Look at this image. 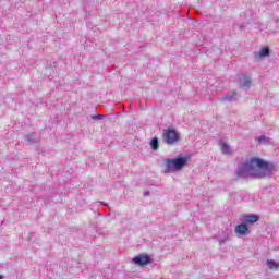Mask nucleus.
I'll return each instance as SVG.
<instances>
[{"mask_svg": "<svg viewBox=\"0 0 279 279\" xmlns=\"http://www.w3.org/2000/svg\"><path fill=\"white\" fill-rule=\"evenodd\" d=\"M274 173V163H267L263 159L250 158L236 169L239 178H265Z\"/></svg>", "mask_w": 279, "mask_h": 279, "instance_id": "1", "label": "nucleus"}, {"mask_svg": "<svg viewBox=\"0 0 279 279\" xmlns=\"http://www.w3.org/2000/svg\"><path fill=\"white\" fill-rule=\"evenodd\" d=\"M189 162V156L179 155L172 159H165V173H175V171H182L183 167H186Z\"/></svg>", "mask_w": 279, "mask_h": 279, "instance_id": "2", "label": "nucleus"}, {"mask_svg": "<svg viewBox=\"0 0 279 279\" xmlns=\"http://www.w3.org/2000/svg\"><path fill=\"white\" fill-rule=\"evenodd\" d=\"M180 141V135L173 129H168L163 131V142L166 145H175Z\"/></svg>", "mask_w": 279, "mask_h": 279, "instance_id": "3", "label": "nucleus"}, {"mask_svg": "<svg viewBox=\"0 0 279 279\" xmlns=\"http://www.w3.org/2000/svg\"><path fill=\"white\" fill-rule=\"evenodd\" d=\"M232 236V230L230 229H225L223 231H221V233L219 234L218 238V243L221 247V245H225V243H228V241H230Z\"/></svg>", "mask_w": 279, "mask_h": 279, "instance_id": "4", "label": "nucleus"}, {"mask_svg": "<svg viewBox=\"0 0 279 279\" xmlns=\"http://www.w3.org/2000/svg\"><path fill=\"white\" fill-rule=\"evenodd\" d=\"M239 84L241 88H244V90H247V88L252 86V78L247 74H241L239 76Z\"/></svg>", "mask_w": 279, "mask_h": 279, "instance_id": "5", "label": "nucleus"}, {"mask_svg": "<svg viewBox=\"0 0 279 279\" xmlns=\"http://www.w3.org/2000/svg\"><path fill=\"white\" fill-rule=\"evenodd\" d=\"M234 232L240 236H247L250 234V228L245 223H240L235 227Z\"/></svg>", "mask_w": 279, "mask_h": 279, "instance_id": "6", "label": "nucleus"}, {"mask_svg": "<svg viewBox=\"0 0 279 279\" xmlns=\"http://www.w3.org/2000/svg\"><path fill=\"white\" fill-rule=\"evenodd\" d=\"M149 260H150L149 256H147V255H138L133 258V263L135 265H140L141 267L148 265Z\"/></svg>", "mask_w": 279, "mask_h": 279, "instance_id": "7", "label": "nucleus"}, {"mask_svg": "<svg viewBox=\"0 0 279 279\" xmlns=\"http://www.w3.org/2000/svg\"><path fill=\"white\" fill-rule=\"evenodd\" d=\"M221 99H222V101L230 104V102L236 101V99H239V94L235 92H231V93L222 96Z\"/></svg>", "mask_w": 279, "mask_h": 279, "instance_id": "8", "label": "nucleus"}, {"mask_svg": "<svg viewBox=\"0 0 279 279\" xmlns=\"http://www.w3.org/2000/svg\"><path fill=\"white\" fill-rule=\"evenodd\" d=\"M258 221V216L256 215H248L243 218L244 223H256Z\"/></svg>", "mask_w": 279, "mask_h": 279, "instance_id": "9", "label": "nucleus"}, {"mask_svg": "<svg viewBox=\"0 0 279 279\" xmlns=\"http://www.w3.org/2000/svg\"><path fill=\"white\" fill-rule=\"evenodd\" d=\"M220 149H221L222 154H232V148L227 143L221 142Z\"/></svg>", "mask_w": 279, "mask_h": 279, "instance_id": "10", "label": "nucleus"}, {"mask_svg": "<svg viewBox=\"0 0 279 279\" xmlns=\"http://www.w3.org/2000/svg\"><path fill=\"white\" fill-rule=\"evenodd\" d=\"M150 147H151L153 151H158V148L160 147V143L158 142V137H154L150 141Z\"/></svg>", "mask_w": 279, "mask_h": 279, "instance_id": "11", "label": "nucleus"}, {"mask_svg": "<svg viewBox=\"0 0 279 279\" xmlns=\"http://www.w3.org/2000/svg\"><path fill=\"white\" fill-rule=\"evenodd\" d=\"M257 141H258L259 145H269V143H271V138H269L265 135L259 136Z\"/></svg>", "mask_w": 279, "mask_h": 279, "instance_id": "12", "label": "nucleus"}, {"mask_svg": "<svg viewBox=\"0 0 279 279\" xmlns=\"http://www.w3.org/2000/svg\"><path fill=\"white\" fill-rule=\"evenodd\" d=\"M269 56V47L262 48L257 53V58H267Z\"/></svg>", "mask_w": 279, "mask_h": 279, "instance_id": "13", "label": "nucleus"}, {"mask_svg": "<svg viewBox=\"0 0 279 279\" xmlns=\"http://www.w3.org/2000/svg\"><path fill=\"white\" fill-rule=\"evenodd\" d=\"M267 267L270 269H278L279 264L276 263L274 259H268L267 260Z\"/></svg>", "mask_w": 279, "mask_h": 279, "instance_id": "14", "label": "nucleus"}, {"mask_svg": "<svg viewBox=\"0 0 279 279\" xmlns=\"http://www.w3.org/2000/svg\"><path fill=\"white\" fill-rule=\"evenodd\" d=\"M92 119H93L94 121L101 120V119H106V114H96V116H92Z\"/></svg>", "mask_w": 279, "mask_h": 279, "instance_id": "15", "label": "nucleus"}, {"mask_svg": "<svg viewBox=\"0 0 279 279\" xmlns=\"http://www.w3.org/2000/svg\"><path fill=\"white\" fill-rule=\"evenodd\" d=\"M26 141L28 143H34V137L33 136H26Z\"/></svg>", "mask_w": 279, "mask_h": 279, "instance_id": "16", "label": "nucleus"}, {"mask_svg": "<svg viewBox=\"0 0 279 279\" xmlns=\"http://www.w3.org/2000/svg\"><path fill=\"white\" fill-rule=\"evenodd\" d=\"M0 279H3V275H0Z\"/></svg>", "mask_w": 279, "mask_h": 279, "instance_id": "17", "label": "nucleus"}, {"mask_svg": "<svg viewBox=\"0 0 279 279\" xmlns=\"http://www.w3.org/2000/svg\"><path fill=\"white\" fill-rule=\"evenodd\" d=\"M144 195H147V192H145Z\"/></svg>", "mask_w": 279, "mask_h": 279, "instance_id": "18", "label": "nucleus"}]
</instances>
